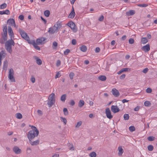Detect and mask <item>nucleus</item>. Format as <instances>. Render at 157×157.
Returning a JSON list of instances; mask_svg holds the SVG:
<instances>
[{"instance_id": "1", "label": "nucleus", "mask_w": 157, "mask_h": 157, "mask_svg": "<svg viewBox=\"0 0 157 157\" xmlns=\"http://www.w3.org/2000/svg\"><path fill=\"white\" fill-rule=\"evenodd\" d=\"M19 31L21 36L25 40H27L29 44H32L34 48L36 50L38 51H40V47L37 46V44L34 40H30L29 36L24 30L19 29Z\"/></svg>"}, {"instance_id": "2", "label": "nucleus", "mask_w": 157, "mask_h": 157, "mask_svg": "<svg viewBox=\"0 0 157 157\" xmlns=\"http://www.w3.org/2000/svg\"><path fill=\"white\" fill-rule=\"evenodd\" d=\"M33 130L29 131L27 134V137L29 140H32L35 137L38 136L39 133V132L38 129L34 126L29 125Z\"/></svg>"}, {"instance_id": "3", "label": "nucleus", "mask_w": 157, "mask_h": 157, "mask_svg": "<svg viewBox=\"0 0 157 157\" xmlns=\"http://www.w3.org/2000/svg\"><path fill=\"white\" fill-rule=\"evenodd\" d=\"M15 43L12 38L7 41L5 44L6 48L7 51L11 53L12 52V45L14 46Z\"/></svg>"}, {"instance_id": "4", "label": "nucleus", "mask_w": 157, "mask_h": 157, "mask_svg": "<svg viewBox=\"0 0 157 157\" xmlns=\"http://www.w3.org/2000/svg\"><path fill=\"white\" fill-rule=\"evenodd\" d=\"M55 95V94L52 93L48 97V101L47 102V104L48 106L50 107H52L54 105L55 102V99L54 97Z\"/></svg>"}, {"instance_id": "5", "label": "nucleus", "mask_w": 157, "mask_h": 157, "mask_svg": "<svg viewBox=\"0 0 157 157\" xmlns=\"http://www.w3.org/2000/svg\"><path fill=\"white\" fill-rule=\"evenodd\" d=\"M67 25L69 26L72 30L73 32L75 33L77 31V27L75 24L72 21L67 23Z\"/></svg>"}, {"instance_id": "6", "label": "nucleus", "mask_w": 157, "mask_h": 157, "mask_svg": "<svg viewBox=\"0 0 157 157\" xmlns=\"http://www.w3.org/2000/svg\"><path fill=\"white\" fill-rule=\"evenodd\" d=\"M13 69L12 68L10 69L9 71L8 78L12 82H15V79L13 77Z\"/></svg>"}, {"instance_id": "7", "label": "nucleus", "mask_w": 157, "mask_h": 157, "mask_svg": "<svg viewBox=\"0 0 157 157\" xmlns=\"http://www.w3.org/2000/svg\"><path fill=\"white\" fill-rule=\"evenodd\" d=\"M3 30L4 33L2 36L3 39L5 40H6L7 39V28L6 26H5L3 27Z\"/></svg>"}, {"instance_id": "8", "label": "nucleus", "mask_w": 157, "mask_h": 157, "mask_svg": "<svg viewBox=\"0 0 157 157\" xmlns=\"http://www.w3.org/2000/svg\"><path fill=\"white\" fill-rule=\"evenodd\" d=\"M105 114L107 117L109 119H111L113 118V116L111 115L109 108H107L105 109Z\"/></svg>"}, {"instance_id": "9", "label": "nucleus", "mask_w": 157, "mask_h": 157, "mask_svg": "<svg viewBox=\"0 0 157 157\" xmlns=\"http://www.w3.org/2000/svg\"><path fill=\"white\" fill-rule=\"evenodd\" d=\"M111 110L113 112L115 113L119 112L120 109L117 105H113L111 107Z\"/></svg>"}, {"instance_id": "10", "label": "nucleus", "mask_w": 157, "mask_h": 157, "mask_svg": "<svg viewBox=\"0 0 157 157\" xmlns=\"http://www.w3.org/2000/svg\"><path fill=\"white\" fill-rule=\"evenodd\" d=\"M111 92L113 94L115 97H118L120 95L118 90L115 88L113 89L112 90Z\"/></svg>"}, {"instance_id": "11", "label": "nucleus", "mask_w": 157, "mask_h": 157, "mask_svg": "<svg viewBox=\"0 0 157 157\" xmlns=\"http://www.w3.org/2000/svg\"><path fill=\"white\" fill-rule=\"evenodd\" d=\"M45 38L41 37L40 38L37 39L36 40V43L37 45L38 44H41L43 43V42L45 41Z\"/></svg>"}, {"instance_id": "12", "label": "nucleus", "mask_w": 157, "mask_h": 157, "mask_svg": "<svg viewBox=\"0 0 157 157\" xmlns=\"http://www.w3.org/2000/svg\"><path fill=\"white\" fill-rule=\"evenodd\" d=\"M75 13L74 10V7L73 6H72V10L69 15L68 17L71 19L75 17Z\"/></svg>"}, {"instance_id": "13", "label": "nucleus", "mask_w": 157, "mask_h": 157, "mask_svg": "<svg viewBox=\"0 0 157 157\" xmlns=\"http://www.w3.org/2000/svg\"><path fill=\"white\" fill-rule=\"evenodd\" d=\"M8 30L9 34L10 37V38L11 39L13 37H14V36L13 33L10 26L8 27Z\"/></svg>"}, {"instance_id": "14", "label": "nucleus", "mask_w": 157, "mask_h": 157, "mask_svg": "<svg viewBox=\"0 0 157 157\" xmlns=\"http://www.w3.org/2000/svg\"><path fill=\"white\" fill-rule=\"evenodd\" d=\"M7 23L14 27L16 26L15 20L13 18H10L8 19L7 21Z\"/></svg>"}, {"instance_id": "15", "label": "nucleus", "mask_w": 157, "mask_h": 157, "mask_svg": "<svg viewBox=\"0 0 157 157\" xmlns=\"http://www.w3.org/2000/svg\"><path fill=\"white\" fill-rule=\"evenodd\" d=\"M142 49L145 52H147L150 50V46L149 44H147L142 48Z\"/></svg>"}, {"instance_id": "16", "label": "nucleus", "mask_w": 157, "mask_h": 157, "mask_svg": "<svg viewBox=\"0 0 157 157\" xmlns=\"http://www.w3.org/2000/svg\"><path fill=\"white\" fill-rule=\"evenodd\" d=\"M58 32L57 30L54 27H51L49 29L48 32L51 34H53Z\"/></svg>"}, {"instance_id": "17", "label": "nucleus", "mask_w": 157, "mask_h": 157, "mask_svg": "<svg viewBox=\"0 0 157 157\" xmlns=\"http://www.w3.org/2000/svg\"><path fill=\"white\" fill-rule=\"evenodd\" d=\"M13 151L15 154H19L21 152V150L17 146H15L13 147Z\"/></svg>"}, {"instance_id": "18", "label": "nucleus", "mask_w": 157, "mask_h": 157, "mask_svg": "<svg viewBox=\"0 0 157 157\" xmlns=\"http://www.w3.org/2000/svg\"><path fill=\"white\" fill-rule=\"evenodd\" d=\"M6 55L4 51H2L0 52V62L1 63L2 60L4 59Z\"/></svg>"}, {"instance_id": "19", "label": "nucleus", "mask_w": 157, "mask_h": 157, "mask_svg": "<svg viewBox=\"0 0 157 157\" xmlns=\"http://www.w3.org/2000/svg\"><path fill=\"white\" fill-rule=\"evenodd\" d=\"M61 25L59 22H57L54 25V27L58 31L59 29L61 27Z\"/></svg>"}, {"instance_id": "20", "label": "nucleus", "mask_w": 157, "mask_h": 157, "mask_svg": "<svg viewBox=\"0 0 157 157\" xmlns=\"http://www.w3.org/2000/svg\"><path fill=\"white\" fill-rule=\"evenodd\" d=\"M29 142L32 146L36 145L39 144V140H38L34 141H32V140H29Z\"/></svg>"}, {"instance_id": "21", "label": "nucleus", "mask_w": 157, "mask_h": 157, "mask_svg": "<svg viewBox=\"0 0 157 157\" xmlns=\"http://www.w3.org/2000/svg\"><path fill=\"white\" fill-rule=\"evenodd\" d=\"M135 13V11L134 10H130L126 12V14L127 15L129 16L134 14Z\"/></svg>"}, {"instance_id": "22", "label": "nucleus", "mask_w": 157, "mask_h": 157, "mask_svg": "<svg viewBox=\"0 0 157 157\" xmlns=\"http://www.w3.org/2000/svg\"><path fill=\"white\" fill-rule=\"evenodd\" d=\"M34 58L36 59L37 63L39 65L41 64L42 61L38 57L36 56L34 57Z\"/></svg>"}, {"instance_id": "23", "label": "nucleus", "mask_w": 157, "mask_h": 157, "mask_svg": "<svg viewBox=\"0 0 157 157\" xmlns=\"http://www.w3.org/2000/svg\"><path fill=\"white\" fill-rule=\"evenodd\" d=\"M80 49L81 51L83 52H85L87 49V47L85 45L82 46L80 47Z\"/></svg>"}, {"instance_id": "24", "label": "nucleus", "mask_w": 157, "mask_h": 157, "mask_svg": "<svg viewBox=\"0 0 157 157\" xmlns=\"http://www.w3.org/2000/svg\"><path fill=\"white\" fill-rule=\"evenodd\" d=\"M84 101L83 100H80L79 102L78 103V106L79 107L81 108L84 105Z\"/></svg>"}, {"instance_id": "25", "label": "nucleus", "mask_w": 157, "mask_h": 157, "mask_svg": "<svg viewBox=\"0 0 157 157\" xmlns=\"http://www.w3.org/2000/svg\"><path fill=\"white\" fill-rule=\"evenodd\" d=\"M119 152L118 153V155H122L123 152V149L121 146L119 147L118 148Z\"/></svg>"}, {"instance_id": "26", "label": "nucleus", "mask_w": 157, "mask_h": 157, "mask_svg": "<svg viewBox=\"0 0 157 157\" xmlns=\"http://www.w3.org/2000/svg\"><path fill=\"white\" fill-rule=\"evenodd\" d=\"M67 95L66 94H64L61 96L60 98V100L63 102H65L66 99Z\"/></svg>"}, {"instance_id": "27", "label": "nucleus", "mask_w": 157, "mask_h": 157, "mask_svg": "<svg viewBox=\"0 0 157 157\" xmlns=\"http://www.w3.org/2000/svg\"><path fill=\"white\" fill-rule=\"evenodd\" d=\"M148 40L147 38L146 37H142L141 40V42L143 44H146Z\"/></svg>"}, {"instance_id": "28", "label": "nucleus", "mask_w": 157, "mask_h": 157, "mask_svg": "<svg viewBox=\"0 0 157 157\" xmlns=\"http://www.w3.org/2000/svg\"><path fill=\"white\" fill-rule=\"evenodd\" d=\"M99 80L102 81H105L106 79V77L104 75H101L98 77Z\"/></svg>"}, {"instance_id": "29", "label": "nucleus", "mask_w": 157, "mask_h": 157, "mask_svg": "<svg viewBox=\"0 0 157 157\" xmlns=\"http://www.w3.org/2000/svg\"><path fill=\"white\" fill-rule=\"evenodd\" d=\"M60 119L61 121L63 122L64 125H66V124L67 123V120L66 118L63 117H60Z\"/></svg>"}, {"instance_id": "30", "label": "nucleus", "mask_w": 157, "mask_h": 157, "mask_svg": "<svg viewBox=\"0 0 157 157\" xmlns=\"http://www.w3.org/2000/svg\"><path fill=\"white\" fill-rule=\"evenodd\" d=\"M7 4L6 3H4L0 5V9H3L6 8L7 7Z\"/></svg>"}, {"instance_id": "31", "label": "nucleus", "mask_w": 157, "mask_h": 157, "mask_svg": "<svg viewBox=\"0 0 157 157\" xmlns=\"http://www.w3.org/2000/svg\"><path fill=\"white\" fill-rule=\"evenodd\" d=\"M58 45V44L56 41H54L52 43V48L53 49L56 48Z\"/></svg>"}, {"instance_id": "32", "label": "nucleus", "mask_w": 157, "mask_h": 157, "mask_svg": "<svg viewBox=\"0 0 157 157\" xmlns=\"http://www.w3.org/2000/svg\"><path fill=\"white\" fill-rule=\"evenodd\" d=\"M44 15L46 17L49 16L50 14V12L48 10H46L44 11Z\"/></svg>"}, {"instance_id": "33", "label": "nucleus", "mask_w": 157, "mask_h": 157, "mask_svg": "<svg viewBox=\"0 0 157 157\" xmlns=\"http://www.w3.org/2000/svg\"><path fill=\"white\" fill-rule=\"evenodd\" d=\"M89 155L90 157H96V153L94 151L90 153Z\"/></svg>"}, {"instance_id": "34", "label": "nucleus", "mask_w": 157, "mask_h": 157, "mask_svg": "<svg viewBox=\"0 0 157 157\" xmlns=\"http://www.w3.org/2000/svg\"><path fill=\"white\" fill-rule=\"evenodd\" d=\"M151 105V103L148 101H146L144 102V105L146 106H150Z\"/></svg>"}, {"instance_id": "35", "label": "nucleus", "mask_w": 157, "mask_h": 157, "mask_svg": "<svg viewBox=\"0 0 157 157\" xmlns=\"http://www.w3.org/2000/svg\"><path fill=\"white\" fill-rule=\"evenodd\" d=\"M129 116L128 114H125L124 115V119L125 120H128L129 119Z\"/></svg>"}, {"instance_id": "36", "label": "nucleus", "mask_w": 157, "mask_h": 157, "mask_svg": "<svg viewBox=\"0 0 157 157\" xmlns=\"http://www.w3.org/2000/svg\"><path fill=\"white\" fill-rule=\"evenodd\" d=\"M63 112L65 115L67 116L68 114V112L67 108H64L63 109Z\"/></svg>"}, {"instance_id": "37", "label": "nucleus", "mask_w": 157, "mask_h": 157, "mask_svg": "<svg viewBox=\"0 0 157 157\" xmlns=\"http://www.w3.org/2000/svg\"><path fill=\"white\" fill-rule=\"evenodd\" d=\"M3 14L9 15L10 13V11L8 10H3Z\"/></svg>"}, {"instance_id": "38", "label": "nucleus", "mask_w": 157, "mask_h": 157, "mask_svg": "<svg viewBox=\"0 0 157 157\" xmlns=\"http://www.w3.org/2000/svg\"><path fill=\"white\" fill-rule=\"evenodd\" d=\"M155 137L153 136H150L148 137L147 139L149 141H152L155 140Z\"/></svg>"}, {"instance_id": "39", "label": "nucleus", "mask_w": 157, "mask_h": 157, "mask_svg": "<svg viewBox=\"0 0 157 157\" xmlns=\"http://www.w3.org/2000/svg\"><path fill=\"white\" fill-rule=\"evenodd\" d=\"M153 147L152 145H148L147 147L148 150L150 151H151L153 150Z\"/></svg>"}, {"instance_id": "40", "label": "nucleus", "mask_w": 157, "mask_h": 157, "mask_svg": "<svg viewBox=\"0 0 157 157\" xmlns=\"http://www.w3.org/2000/svg\"><path fill=\"white\" fill-rule=\"evenodd\" d=\"M16 117L17 119H20L22 118V115L20 113H17L16 114Z\"/></svg>"}, {"instance_id": "41", "label": "nucleus", "mask_w": 157, "mask_h": 157, "mask_svg": "<svg viewBox=\"0 0 157 157\" xmlns=\"http://www.w3.org/2000/svg\"><path fill=\"white\" fill-rule=\"evenodd\" d=\"M129 130L131 132H133L135 131V128L134 126H130L129 127Z\"/></svg>"}, {"instance_id": "42", "label": "nucleus", "mask_w": 157, "mask_h": 157, "mask_svg": "<svg viewBox=\"0 0 157 157\" xmlns=\"http://www.w3.org/2000/svg\"><path fill=\"white\" fill-rule=\"evenodd\" d=\"M137 6L140 7H146L148 6V5L147 4H139L137 5Z\"/></svg>"}, {"instance_id": "43", "label": "nucleus", "mask_w": 157, "mask_h": 157, "mask_svg": "<svg viewBox=\"0 0 157 157\" xmlns=\"http://www.w3.org/2000/svg\"><path fill=\"white\" fill-rule=\"evenodd\" d=\"M128 70L130 71V69L128 68H124L121 69V72H125L128 71Z\"/></svg>"}, {"instance_id": "44", "label": "nucleus", "mask_w": 157, "mask_h": 157, "mask_svg": "<svg viewBox=\"0 0 157 157\" xmlns=\"http://www.w3.org/2000/svg\"><path fill=\"white\" fill-rule=\"evenodd\" d=\"M74 76V74L73 72H71L69 74V77L71 79H72Z\"/></svg>"}, {"instance_id": "45", "label": "nucleus", "mask_w": 157, "mask_h": 157, "mask_svg": "<svg viewBox=\"0 0 157 157\" xmlns=\"http://www.w3.org/2000/svg\"><path fill=\"white\" fill-rule=\"evenodd\" d=\"M70 50L69 49H67L64 52V54L65 55H67L70 52Z\"/></svg>"}, {"instance_id": "46", "label": "nucleus", "mask_w": 157, "mask_h": 157, "mask_svg": "<svg viewBox=\"0 0 157 157\" xmlns=\"http://www.w3.org/2000/svg\"><path fill=\"white\" fill-rule=\"evenodd\" d=\"M129 43L130 44H132L134 42V40L132 38H130L128 40Z\"/></svg>"}, {"instance_id": "47", "label": "nucleus", "mask_w": 157, "mask_h": 157, "mask_svg": "<svg viewBox=\"0 0 157 157\" xmlns=\"http://www.w3.org/2000/svg\"><path fill=\"white\" fill-rule=\"evenodd\" d=\"M38 114L40 116H41L43 115L42 112L40 110H38L37 111Z\"/></svg>"}, {"instance_id": "48", "label": "nucleus", "mask_w": 157, "mask_h": 157, "mask_svg": "<svg viewBox=\"0 0 157 157\" xmlns=\"http://www.w3.org/2000/svg\"><path fill=\"white\" fill-rule=\"evenodd\" d=\"M61 64V61L59 60H58L57 61V62L56 63V66L57 67H59L60 66Z\"/></svg>"}, {"instance_id": "49", "label": "nucleus", "mask_w": 157, "mask_h": 157, "mask_svg": "<svg viewBox=\"0 0 157 157\" xmlns=\"http://www.w3.org/2000/svg\"><path fill=\"white\" fill-rule=\"evenodd\" d=\"M82 121H80L77 123V124L75 127H78L82 125Z\"/></svg>"}, {"instance_id": "50", "label": "nucleus", "mask_w": 157, "mask_h": 157, "mask_svg": "<svg viewBox=\"0 0 157 157\" xmlns=\"http://www.w3.org/2000/svg\"><path fill=\"white\" fill-rule=\"evenodd\" d=\"M146 92L148 93H151L152 92V90L150 88H148L146 90Z\"/></svg>"}, {"instance_id": "51", "label": "nucleus", "mask_w": 157, "mask_h": 157, "mask_svg": "<svg viewBox=\"0 0 157 157\" xmlns=\"http://www.w3.org/2000/svg\"><path fill=\"white\" fill-rule=\"evenodd\" d=\"M61 75H60L59 72H58L56 73L55 76V78H59L61 76Z\"/></svg>"}, {"instance_id": "52", "label": "nucleus", "mask_w": 157, "mask_h": 157, "mask_svg": "<svg viewBox=\"0 0 157 157\" xmlns=\"http://www.w3.org/2000/svg\"><path fill=\"white\" fill-rule=\"evenodd\" d=\"M148 71V68H146L143 70L142 72L145 74H146L147 72Z\"/></svg>"}, {"instance_id": "53", "label": "nucleus", "mask_w": 157, "mask_h": 157, "mask_svg": "<svg viewBox=\"0 0 157 157\" xmlns=\"http://www.w3.org/2000/svg\"><path fill=\"white\" fill-rule=\"evenodd\" d=\"M18 18L21 20H23L24 19V16L23 15H21L19 16Z\"/></svg>"}, {"instance_id": "54", "label": "nucleus", "mask_w": 157, "mask_h": 157, "mask_svg": "<svg viewBox=\"0 0 157 157\" xmlns=\"http://www.w3.org/2000/svg\"><path fill=\"white\" fill-rule=\"evenodd\" d=\"M140 108V106H137L134 109V110L135 111H137L139 110Z\"/></svg>"}, {"instance_id": "55", "label": "nucleus", "mask_w": 157, "mask_h": 157, "mask_svg": "<svg viewBox=\"0 0 157 157\" xmlns=\"http://www.w3.org/2000/svg\"><path fill=\"white\" fill-rule=\"evenodd\" d=\"M104 16L103 15H101V17L98 18L99 21H102L104 19Z\"/></svg>"}, {"instance_id": "56", "label": "nucleus", "mask_w": 157, "mask_h": 157, "mask_svg": "<svg viewBox=\"0 0 157 157\" xmlns=\"http://www.w3.org/2000/svg\"><path fill=\"white\" fill-rule=\"evenodd\" d=\"M70 105H71L73 106L75 104V102L73 100H71L70 103Z\"/></svg>"}, {"instance_id": "57", "label": "nucleus", "mask_w": 157, "mask_h": 157, "mask_svg": "<svg viewBox=\"0 0 157 157\" xmlns=\"http://www.w3.org/2000/svg\"><path fill=\"white\" fill-rule=\"evenodd\" d=\"M77 43L75 39H73L72 40V44L73 45H75Z\"/></svg>"}, {"instance_id": "58", "label": "nucleus", "mask_w": 157, "mask_h": 157, "mask_svg": "<svg viewBox=\"0 0 157 157\" xmlns=\"http://www.w3.org/2000/svg\"><path fill=\"white\" fill-rule=\"evenodd\" d=\"M125 74H123L120 76V78L121 79H122L125 78Z\"/></svg>"}, {"instance_id": "59", "label": "nucleus", "mask_w": 157, "mask_h": 157, "mask_svg": "<svg viewBox=\"0 0 157 157\" xmlns=\"http://www.w3.org/2000/svg\"><path fill=\"white\" fill-rule=\"evenodd\" d=\"M100 51V49L99 47H97L95 49V51L96 52H99Z\"/></svg>"}, {"instance_id": "60", "label": "nucleus", "mask_w": 157, "mask_h": 157, "mask_svg": "<svg viewBox=\"0 0 157 157\" xmlns=\"http://www.w3.org/2000/svg\"><path fill=\"white\" fill-rule=\"evenodd\" d=\"M41 19L44 22L45 24H46L47 23V21L42 16L41 17Z\"/></svg>"}, {"instance_id": "61", "label": "nucleus", "mask_w": 157, "mask_h": 157, "mask_svg": "<svg viewBox=\"0 0 157 157\" xmlns=\"http://www.w3.org/2000/svg\"><path fill=\"white\" fill-rule=\"evenodd\" d=\"M31 81L33 83H34L35 81V79L34 77L32 78L31 79Z\"/></svg>"}, {"instance_id": "62", "label": "nucleus", "mask_w": 157, "mask_h": 157, "mask_svg": "<svg viewBox=\"0 0 157 157\" xmlns=\"http://www.w3.org/2000/svg\"><path fill=\"white\" fill-rule=\"evenodd\" d=\"M6 40H5L3 39V40L1 39L0 40V43L2 44H3L5 43V42Z\"/></svg>"}, {"instance_id": "63", "label": "nucleus", "mask_w": 157, "mask_h": 157, "mask_svg": "<svg viewBox=\"0 0 157 157\" xmlns=\"http://www.w3.org/2000/svg\"><path fill=\"white\" fill-rule=\"evenodd\" d=\"M126 38V36L125 35L123 36L121 38L122 40H125Z\"/></svg>"}, {"instance_id": "64", "label": "nucleus", "mask_w": 157, "mask_h": 157, "mask_svg": "<svg viewBox=\"0 0 157 157\" xmlns=\"http://www.w3.org/2000/svg\"><path fill=\"white\" fill-rule=\"evenodd\" d=\"M116 42L114 40H112L111 43V44L112 45H114L115 44Z\"/></svg>"}]
</instances>
